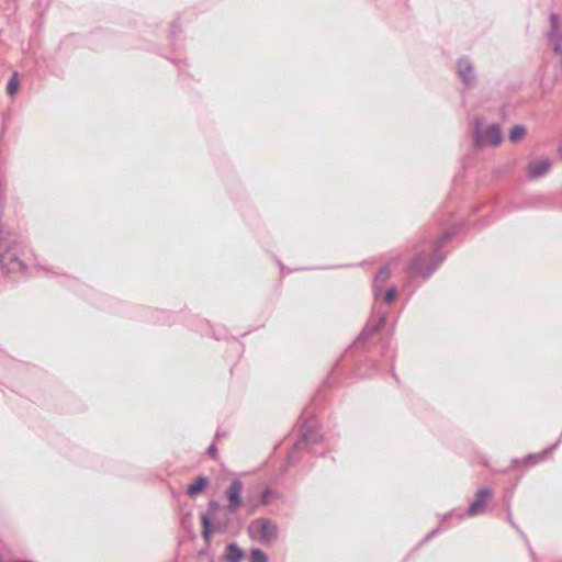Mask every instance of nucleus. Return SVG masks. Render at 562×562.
<instances>
[{
  "mask_svg": "<svg viewBox=\"0 0 562 562\" xmlns=\"http://www.w3.org/2000/svg\"><path fill=\"white\" fill-rule=\"evenodd\" d=\"M453 232L446 231L436 243L423 246L417 250L416 256L407 266L411 278H423L427 280L445 260V254L440 251L441 246L449 240Z\"/></svg>",
  "mask_w": 562,
  "mask_h": 562,
  "instance_id": "f257e3e1",
  "label": "nucleus"
},
{
  "mask_svg": "<svg viewBox=\"0 0 562 562\" xmlns=\"http://www.w3.org/2000/svg\"><path fill=\"white\" fill-rule=\"evenodd\" d=\"M26 246L19 241L14 234L4 226L0 227V267L5 273H24L29 258Z\"/></svg>",
  "mask_w": 562,
  "mask_h": 562,
  "instance_id": "f03ea898",
  "label": "nucleus"
},
{
  "mask_svg": "<svg viewBox=\"0 0 562 562\" xmlns=\"http://www.w3.org/2000/svg\"><path fill=\"white\" fill-rule=\"evenodd\" d=\"M473 139L477 147L497 146L502 142L501 128L497 124L483 126L480 119H475Z\"/></svg>",
  "mask_w": 562,
  "mask_h": 562,
  "instance_id": "7ed1b4c3",
  "label": "nucleus"
},
{
  "mask_svg": "<svg viewBox=\"0 0 562 562\" xmlns=\"http://www.w3.org/2000/svg\"><path fill=\"white\" fill-rule=\"evenodd\" d=\"M218 504L215 501H211L209 504V514H202L201 515V521H202V537L206 543L211 540V533L213 531H225L231 522L229 518L220 519L215 518L216 521L214 526L211 524V518L215 517V514L218 509Z\"/></svg>",
  "mask_w": 562,
  "mask_h": 562,
  "instance_id": "20e7f679",
  "label": "nucleus"
},
{
  "mask_svg": "<svg viewBox=\"0 0 562 562\" xmlns=\"http://www.w3.org/2000/svg\"><path fill=\"white\" fill-rule=\"evenodd\" d=\"M249 532L266 543H270L278 538L277 525L265 518L254 520L249 526Z\"/></svg>",
  "mask_w": 562,
  "mask_h": 562,
  "instance_id": "39448f33",
  "label": "nucleus"
},
{
  "mask_svg": "<svg viewBox=\"0 0 562 562\" xmlns=\"http://www.w3.org/2000/svg\"><path fill=\"white\" fill-rule=\"evenodd\" d=\"M322 439V436L317 429L316 422L308 419L303 422L301 426V439L294 445L293 451L289 458L292 459L294 451L303 449L305 446L316 443Z\"/></svg>",
  "mask_w": 562,
  "mask_h": 562,
  "instance_id": "423d86ee",
  "label": "nucleus"
},
{
  "mask_svg": "<svg viewBox=\"0 0 562 562\" xmlns=\"http://www.w3.org/2000/svg\"><path fill=\"white\" fill-rule=\"evenodd\" d=\"M550 21V31L548 33V41L552 47V50L555 55L562 53V26L560 24V19L557 13H551L549 16Z\"/></svg>",
  "mask_w": 562,
  "mask_h": 562,
  "instance_id": "0eeeda50",
  "label": "nucleus"
},
{
  "mask_svg": "<svg viewBox=\"0 0 562 562\" xmlns=\"http://www.w3.org/2000/svg\"><path fill=\"white\" fill-rule=\"evenodd\" d=\"M241 491L243 484L239 480L232 481L229 486L227 487L225 494L228 503L225 509L228 510L229 513L237 512V509L241 506Z\"/></svg>",
  "mask_w": 562,
  "mask_h": 562,
  "instance_id": "6e6552de",
  "label": "nucleus"
},
{
  "mask_svg": "<svg viewBox=\"0 0 562 562\" xmlns=\"http://www.w3.org/2000/svg\"><path fill=\"white\" fill-rule=\"evenodd\" d=\"M552 168V161L548 157L531 159L527 165V176L530 179H539L546 176Z\"/></svg>",
  "mask_w": 562,
  "mask_h": 562,
  "instance_id": "1a4fd4ad",
  "label": "nucleus"
},
{
  "mask_svg": "<svg viewBox=\"0 0 562 562\" xmlns=\"http://www.w3.org/2000/svg\"><path fill=\"white\" fill-rule=\"evenodd\" d=\"M392 272V263L389 262L381 267L379 271L375 273L373 282H372V291L375 301L380 300L382 296V291L384 285L386 284L387 280L391 277Z\"/></svg>",
  "mask_w": 562,
  "mask_h": 562,
  "instance_id": "9d476101",
  "label": "nucleus"
},
{
  "mask_svg": "<svg viewBox=\"0 0 562 562\" xmlns=\"http://www.w3.org/2000/svg\"><path fill=\"white\" fill-rule=\"evenodd\" d=\"M457 72L459 76V79L465 85V86H473L475 82V71L474 66L471 63V60L467 57L460 58L457 63Z\"/></svg>",
  "mask_w": 562,
  "mask_h": 562,
  "instance_id": "9b49d317",
  "label": "nucleus"
},
{
  "mask_svg": "<svg viewBox=\"0 0 562 562\" xmlns=\"http://www.w3.org/2000/svg\"><path fill=\"white\" fill-rule=\"evenodd\" d=\"M492 496V491L488 487L480 488L474 497V501L470 504L467 514L469 516H476L483 514L487 498Z\"/></svg>",
  "mask_w": 562,
  "mask_h": 562,
  "instance_id": "f8f14e48",
  "label": "nucleus"
},
{
  "mask_svg": "<svg viewBox=\"0 0 562 562\" xmlns=\"http://www.w3.org/2000/svg\"><path fill=\"white\" fill-rule=\"evenodd\" d=\"M386 322V313L385 312H376V318H371L364 329L361 333L362 338H369L374 333H376L381 327L384 326Z\"/></svg>",
  "mask_w": 562,
  "mask_h": 562,
  "instance_id": "ddd939ff",
  "label": "nucleus"
},
{
  "mask_svg": "<svg viewBox=\"0 0 562 562\" xmlns=\"http://www.w3.org/2000/svg\"><path fill=\"white\" fill-rule=\"evenodd\" d=\"M244 558L243 550L236 543H229L225 549L227 562H240Z\"/></svg>",
  "mask_w": 562,
  "mask_h": 562,
  "instance_id": "4468645a",
  "label": "nucleus"
},
{
  "mask_svg": "<svg viewBox=\"0 0 562 562\" xmlns=\"http://www.w3.org/2000/svg\"><path fill=\"white\" fill-rule=\"evenodd\" d=\"M207 485V479L205 476H199L192 484H190L187 488V493L189 496L193 497L196 494L204 491Z\"/></svg>",
  "mask_w": 562,
  "mask_h": 562,
  "instance_id": "2eb2a0df",
  "label": "nucleus"
},
{
  "mask_svg": "<svg viewBox=\"0 0 562 562\" xmlns=\"http://www.w3.org/2000/svg\"><path fill=\"white\" fill-rule=\"evenodd\" d=\"M19 87H20L19 75H18V72H13L11 78L8 81V85H7L8 94H10V95L15 94L16 91L19 90Z\"/></svg>",
  "mask_w": 562,
  "mask_h": 562,
  "instance_id": "dca6fc26",
  "label": "nucleus"
},
{
  "mask_svg": "<svg viewBox=\"0 0 562 562\" xmlns=\"http://www.w3.org/2000/svg\"><path fill=\"white\" fill-rule=\"evenodd\" d=\"M555 447V445L548 449V450H544L540 453H532V454H528L526 458H524L520 462L524 463V464H528V463H536V462H539L541 460H543L546 453H548L549 451H551L553 448Z\"/></svg>",
  "mask_w": 562,
  "mask_h": 562,
  "instance_id": "f3484780",
  "label": "nucleus"
},
{
  "mask_svg": "<svg viewBox=\"0 0 562 562\" xmlns=\"http://www.w3.org/2000/svg\"><path fill=\"white\" fill-rule=\"evenodd\" d=\"M526 134V128L522 125H515L509 132V139L512 142H518Z\"/></svg>",
  "mask_w": 562,
  "mask_h": 562,
  "instance_id": "a211bd4d",
  "label": "nucleus"
},
{
  "mask_svg": "<svg viewBox=\"0 0 562 562\" xmlns=\"http://www.w3.org/2000/svg\"><path fill=\"white\" fill-rule=\"evenodd\" d=\"M250 562H268V558L262 550L254 548L250 551Z\"/></svg>",
  "mask_w": 562,
  "mask_h": 562,
  "instance_id": "6ab92c4d",
  "label": "nucleus"
},
{
  "mask_svg": "<svg viewBox=\"0 0 562 562\" xmlns=\"http://www.w3.org/2000/svg\"><path fill=\"white\" fill-rule=\"evenodd\" d=\"M397 294L396 288L393 285L387 289V291L384 293L382 301L386 304H391L394 302Z\"/></svg>",
  "mask_w": 562,
  "mask_h": 562,
  "instance_id": "aec40b11",
  "label": "nucleus"
},
{
  "mask_svg": "<svg viewBox=\"0 0 562 562\" xmlns=\"http://www.w3.org/2000/svg\"><path fill=\"white\" fill-rule=\"evenodd\" d=\"M506 512H507V520L509 521V524L515 528L517 529L519 532L520 530L518 529V527L516 526L515 521L513 520L512 518V513H510V508H509V502H507V505H506Z\"/></svg>",
  "mask_w": 562,
  "mask_h": 562,
  "instance_id": "412c9836",
  "label": "nucleus"
},
{
  "mask_svg": "<svg viewBox=\"0 0 562 562\" xmlns=\"http://www.w3.org/2000/svg\"><path fill=\"white\" fill-rule=\"evenodd\" d=\"M207 453L210 454V457L215 458L217 454L216 447L214 445H211L207 449Z\"/></svg>",
  "mask_w": 562,
  "mask_h": 562,
  "instance_id": "4be33fe9",
  "label": "nucleus"
},
{
  "mask_svg": "<svg viewBox=\"0 0 562 562\" xmlns=\"http://www.w3.org/2000/svg\"><path fill=\"white\" fill-rule=\"evenodd\" d=\"M439 532V528H436L434 530H431L425 538V541L429 540L431 537H434L435 535H437Z\"/></svg>",
  "mask_w": 562,
  "mask_h": 562,
  "instance_id": "5701e85b",
  "label": "nucleus"
},
{
  "mask_svg": "<svg viewBox=\"0 0 562 562\" xmlns=\"http://www.w3.org/2000/svg\"><path fill=\"white\" fill-rule=\"evenodd\" d=\"M270 493L269 490H265L261 494V501L262 503H267V497H268V494Z\"/></svg>",
  "mask_w": 562,
  "mask_h": 562,
  "instance_id": "b1692460",
  "label": "nucleus"
},
{
  "mask_svg": "<svg viewBox=\"0 0 562 562\" xmlns=\"http://www.w3.org/2000/svg\"><path fill=\"white\" fill-rule=\"evenodd\" d=\"M559 154L562 156V145L559 147Z\"/></svg>",
  "mask_w": 562,
  "mask_h": 562,
  "instance_id": "393cba45",
  "label": "nucleus"
}]
</instances>
